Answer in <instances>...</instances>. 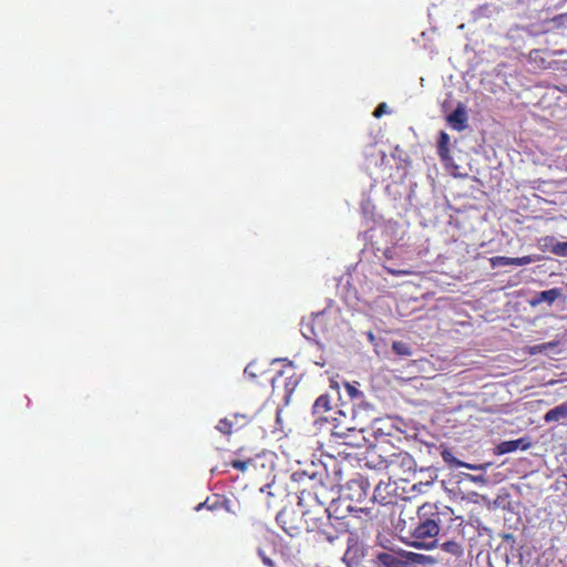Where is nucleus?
Listing matches in <instances>:
<instances>
[{
    "label": "nucleus",
    "instance_id": "nucleus-18",
    "mask_svg": "<svg viewBox=\"0 0 567 567\" xmlns=\"http://www.w3.org/2000/svg\"><path fill=\"white\" fill-rule=\"evenodd\" d=\"M330 403V396L328 394L319 395L312 405V413L321 417L322 414L331 410Z\"/></svg>",
    "mask_w": 567,
    "mask_h": 567
},
{
    "label": "nucleus",
    "instance_id": "nucleus-10",
    "mask_svg": "<svg viewBox=\"0 0 567 567\" xmlns=\"http://www.w3.org/2000/svg\"><path fill=\"white\" fill-rule=\"evenodd\" d=\"M449 125L457 131H464L467 126V114L462 105H458L451 114L447 115Z\"/></svg>",
    "mask_w": 567,
    "mask_h": 567
},
{
    "label": "nucleus",
    "instance_id": "nucleus-32",
    "mask_svg": "<svg viewBox=\"0 0 567 567\" xmlns=\"http://www.w3.org/2000/svg\"><path fill=\"white\" fill-rule=\"evenodd\" d=\"M551 347H554V343L548 342V343H543V344L538 346L537 348L539 349V351H542V350H546Z\"/></svg>",
    "mask_w": 567,
    "mask_h": 567
},
{
    "label": "nucleus",
    "instance_id": "nucleus-2",
    "mask_svg": "<svg viewBox=\"0 0 567 567\" xmlns=\"http://www.w3.org/2000/svg\"><path fill=\"white\" fill-rule=\"evenodd\" d=\"M341 491V478L330 480V473H326V481L321 475L310 476L299 492L298 505L306 508V512H312L318 508V513L328 509L326 506L332 502L336 495ZM313 513H317L313 511Z\"/></svg>",
    "mask_w": 567,
    "mask_h": 567
},
{
    "label": "nucleus",
    "instance_id": "nucleus-23",
    "mask_svg": "<svg viewBox=\"0 0 567 567\" xmlns=\"http://www.w3.org/2000/svg\"><path fill=\"white\" fill-rule=\"evenodd\" d=\"M550 251L557 256L566 257L567 256V241H557L555 243Z\"/></svg>",
    "mask_w": 567,
    "mask_h": 567
},
{
    "label": "nucleus",
    "instance_id": "nucleus-29",
    "mask_svg": "<svg viewBox=\"0 0 567 567\" xmlns=\"http://www.w3.org/2000/svg\"><path fill=\"white\" fill-rule=\"evenodd\" d=\"M386 109L388 106L385 103H380L374 110L373 116L377 118L381 117L386 112Z\"/></svg>",
    "mask_w": 567,
    "mask_h": 567
},
{
    "label": "nucleus",
    "instance_id": "nucleus-30",
    "mask_svg": "<svg viewBox=\"0 0 567 567\" xmlns=\"http://www.w3.org/2000/svg\"><path fill=\"white\" fill-rule=\"evenodd\" d=\"M323 324V316L322 315H317L312 318V326L316 327H322Z\"/></svg>",
    "mask_w": 567,
    "mask_h": 567
},
{
    "label": "nucleus",
    "instance_id": "nucleus-27",
    "mask_svg": "<svg viewBox=\"0 0 567 567\" xmlns=\"http://www.w3.org/2000/svg\"><path fill=\"white\" fill-rule=\"evenodd\" d=\"M258 555H259L261 561L264 563V565H266L268 567H275L274 560L270 557H268L262 549L258 550Z\"/></svg>",
    "mask_w": 567,
    "mask_h": 567
},
{
    "label": "nucleus",
    "instance_id": "nucleus-5",
    "mask_svg": "<svg viewBox=\"0 0 567 567\" xmlns=\"http://www.w3.org/2000/svg\"><path fill=\"white\" fill-rule=\"evenodd\" d=\"M280 361L284 362L282 369L272 377L271 385L274 391L282 389L284 396L289 399L299 384L300 374L297 372L291 361L286 359H281Z\"/></svg>",
    "mask_w": 567,
    "mask_h": 567
},
{
    "label": "nucleus",
    "instance_id": "nucleus-13",
    "mask_svg": "<svg viewBox=\"0 0 567 567\" xmlns=\"http://www.w3.org/2000/svg\"><path fill=\"white\" fill-rule=\"evenodd\" d=\"M529 442H526L525 439H518V440H511V441H504L501 442L496 446V453L497 454H507L515 452L517 450H527L529 447Z\"/></svg>",
    "mask_w": 567,
    "mask_h": 567
},
{
    "label": "nucleus",
    "instance_id": "nucleus-3",
    "mask_svg": "<svg viewBox=\"0 0 567 567\" xmlns=\"http://www.w3.org/2000/svg\"><path fill=\"white\" fill-rule=\"evenodd\" d=\"M306 515V530L316 533L319 540H324L331 546L340 544L341 538L350 533L349 523L331 516L328 509H322L321 513L307 511Z\"/></svg>",
    "mask_w": 567,
    "mask_h": 567
},
{
    "label": "nucleus",
    "instance_id": "nucleus-8",
    "mask_svg": "<svg viewBox=\"0 0 567 567\" xmlns=\"http://www.w3.org/2000/svg\"><path fill=\"white\" fill-rule=\"evenodd\" d=\"M369 494V484L363 477L352 478L346 483L343 497L352 503L364 502Z\"/></svg>",
    "mask_w": 567,
    "mask_h": 567
},
{
    "label": "nucleus",
    "instance_id": "nucleus-21",
    "mask_svg": "<svg viewBox=\"0 0 567 567\" xmlns=\"http://www.w3.org/2000/svg\"><path fill=\"white\" fill-rule=\"evenodd\" d=\"M442 549L455 557H461L464 554L463 546L454 540H449L442 544Z\"/></svg>",
    "mask_w": 567,
    "mask_h": 567
},
{
    "label": "nucleus",
    "instance_id": "nucleus-20",
    "mask_svg": "<svg viewBox=\"0 0 567 567\" xmlns=\"http://www.w3.org/2000/svg\"><path fill=\"white\" fill-rule=\"evenodd\" d=\"M224 506V501L218 495H213V497H207L205 502L199 503L195 511L199 512L203 508H207L209 511H217Z\"/></svg>",
    "mask_w": 567,
    "mask_h": 567
},
{
    "label": "nucleus",
    "instance_id": "nucleus-25",
    "mask_svg": "<svg viewBox=\"0 0 567 567\" xmlns=\"http://www.w3.org/2000/svg\"><path fill=\"white\" fill-rule=\"evenodd\" d=\"M341 478V488L343 487V466L340 463H336L332 468V473L330 474V480Z\"/></svg>",
    "mask_w": 567,
    "mask_h": 567
},
{
    "label": "nucleus",
    "instance_id": "nucleus-7",
    "mask_svg": "<svg viewBox=\"0 0 567 567\" xmlns=\"http://www.w3.org/2000/svg\"><path fill=\"white\" fill-rule=\"evenodd\" d=\"M347 548L342 556V560L348 566L359 565L363 557V546L361 537L357 532H350L347 535Z\"/></svg>",
    "mask_w": 567,
    "mask_h": 567
},
{
    "label": "nucleus",
    "instance_id": "nucleus-16",
    "mask_svg": "<svg viewBox=\"0 0 567 567\" xmlns=\"http://www.w3.org/2000/svg\"><path fill=\"white\" fill-rule=\"evenodd\" d=\"M567 417V403H563L558 406H555L554 409H550L546 414L544 415V421L546 423L550 422H559Z\"/></svg>",
    "mask_w": 567,
    "mask_h": 567
},
{
    "label": "nucleus",
    "instance_id": "nucleus-31",
    "mask_svg": "<svg viewBox=\"0 0 567 567\" xmlns=\"http://www.w3.org/2000/svg\"><path fill=\"white\" fill-rule=\"evenodd\" d=\"M251 368H252V364H248L246 368H245V374H248L249 377L251 378H256V373H254V371H251Z\"/></svg>",
    "mask_w": 567,
    "mask_h": 567
},
{
    "label": "nucleus",
    "instance_id": "nucleus-26",
    "mask_svg": "<svg viewBox=\"0 0 567 567\" xmlns=\"http://www.w3.org/2000/svg\"><path fill=\"white\" fill-rule=\"evenodd\" d=\"M383 268L385 269L386 272L393 275V276H406V275H411L413 271L410 270V269H395V268H392V267H389V266H383Z\"/></svg>",
    "mask_w": 567,
    "mask_h": 567
},
{
    "label": "nucleus",
    "instance_id": "nucleus-28",
    "mask_svg": "<svg viewBox=\"0 0 567 567\" xmlns=\"http://www.w3.org/2000/svg\"><path fill=\"white\" fill-rule=\"evenodd\" d=\"M346 390L351 398H358V396L362 395V393L354 385H352L350 383H346Z\"/></svg>",
    "mask_w": 567,
    "mask_h": 567
},
{
    "label": "nucleus",
    "instance_id": "nucleus-22",
    "mask_svg": "<svg viewBox=\"0 0 567 567\" xmlns=\"http://www.w3.org/2000/svg\"><path fill=\"white\" fill-rule=\"evenodd\" d=\"M392 350L400 357H409L412 354L409 344L403 341H394L392 343Z\"/></svg>",
    "mask_w": 567,
    "mask_h": 567
},
{
    "label": "nucleus",
    "instance_id": "nucleus-14",
    "mask_svg": "<svg viewBox=\"0 0 567 567\" xmlns=\"http://www.w3.org/2000/svg\"><path fill=\"white\" fill-rule=\"evenodd\" d=\"M534 261L530 256H524L518 258H511L505 256H497L492 259L494 266H525Z\"/></svg>",
    "mask_w": 567,
    "mask_h": 567
},
{
    "label": "nucleus",
    "instance_id": "nucleus-9",
    "mask_svg": "<svg viewBox=\"0 0 567 567\" xmlns=\"http://www.w3.org/2000/svg\"><path fill=\"white\" fill-rule=\"evenodd\" d=\"M250 422V416L247 414L234 413L219 420L216 429L226 435H230L245 427Z\"/></svg>",
    "mask_w": 567,
    "mask_h": 567
},
{
    "label": "nucleus",
    "instance_id": "nucleus-12",
    "mask_svg": "<svg viewBox=\"0 0 567 567\" xmlns=\"http://www.w3.org/2000/svg\"><path fill=\"white\" fill-rule=\"evenodd\" d=\"M441 455H442V458H443V461L445 463H447L451 466H455V467H463V468H468V470H472V471H484L488 466V464L476 465V464H470V463L460 461L449 450H444Z\"/></svg>",
    "mask_w": 567,
    "mask_h": 567
},
{
    "label": "nucleus",
    "instance_id": "nucleus-11",
    "mask_svg": "<svg viewBox=\"0 0 567 567\" xmlns=\"http://www.w3.org/2000/svg\"><path fill=\"white\" fill-rule=\"evenodd\" d=\"M375 561L380 567H408L406 561L395 553H380L377 555Z\"/></svg>",
    "mask_w": 567,
    "mask_h": 567
},
{
    "label": "nucleus",
    "instance_id": "nucleus-15",
    "mask_svg": "<svg viewBox=\"0 0 567 567\" xmlns=\"http://www.w3.org/2000/svg\"><path fill=\"white\" fill-rule=\"evenodd\" d=\"M561 296L560 288H553L549 290H544L538 292L535 298L530 301L532 306H537L542 302H547L548 305L554 303Z\"/></svg>",
    "mask_w": 567,
    "mask_h": 567
},
{
    "label": "nucleus",
    "instance_id": "nucleus-17",
    "mask_svg": "<svg viewBox=\"0 0 567 567\" xmlns=\"http://www.w3.org/2000/svg\"><path fill=\"white\" fill-rule=\"evenodd\" d=\"M260 456L257 455L254 458L247 460H231L229 465L240 472L249 471L250 468L256 470L259 465Z\"/></svg>",
    "mask_w": 567,
    "mask_h": 567
},
{
    "label": "nucleus",
    "instance_id": "nucleus-1",
    "mask_svg": "<svg viewBox=\"0 0 567 567\" xmlns=\"http://www.w3.org/2000/svg\"><path fill=\"white\" fill-rule=\"evenodd\" d=\"M453 511L447 506L425 503L417 509L419 523L411 533L412 546L416 548H430L436 542L441 526L447 519H452Z\"/></svg>",
    "mask_w": 567,
    "mask_h": 567
},
{
    "label": "nucleus",
    "instance_id": "nucleus-24",
    "mask_svg": "<svg viewBox=\"0 0 567 567\" xmlns=\"http://www.w3.org/2000/svg\"><path fill=\"white\" fill-rule=\"evenodd\" d=\"M354 426L351 425H344L342 426L340 423L336 424L333 429L331 430L332 435L337 437H344L346 432L344 431H353Z\"/></svg>",
    "mask_w": 567,
    "mask_h": 567
},
{
    "label": "nucleus",
    "instance_id": "nucleus-19",
    "mask_svg": "<svg viewBox=\"0 0 567 567\" xmlns=\"http://www.w3.org/2000/svg\"><path fill=\"white\" fill-rule=\"evenodd\" d=\"M437 154L441 159L450 158V135L442 131L437 141Z\"/></svg>",
    "mask_w": 567,
    "mask_h": 567
},
{
    "label": "nucleus",
    "instance_id": "nucleus-33",
    "mask_svg": "<svg viewBox=\"0 0 567 567\" xmlns=\"http://www.w3.org/2000/svg\"><path fill=\"white\" fill-rule=\"evenodd\" d=\"M380 493H381V486H380V485H378V486L375 487V489H374V497H377V494H379V495H380Z\"/></svg>",
    "mask_w": 567,
    "mask_h": 567
},
{
    "label": "nucleus",
    "instance_id": "nucleus-6",
    "mask_svg": "<svg viewBox=\"0 0 567 567\" xmlns=\"http://www.w3.org/2000/svg\"><path fill=\"white\" fill-rule=\"evenodd\" d=\"M306 508L302 513L285 507L276 516V522L290 537H299L306 529Z\"/></svg>",
    "mask_w": 567,
    "mask_h": 567
},
{
    "label": "nucleus",
    "instance_id": "nucleus-4",
    "mask_svg": "<svg viewBox=\"0 0 567 567\" xmlns=\"http://www.w3.org/2000/svg\"><path fill=\"white\" fill-rule=\"evenodd\" d=\"M372 457L373 455L367 461V465L384 471L389 480L408 482L416 470L415 460L405 451L392 453L388 458H380L378 463Z\"/></svg>",
    "mask_w": 567,
    "mask_h": 567
}]
</instances>
